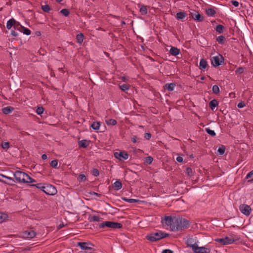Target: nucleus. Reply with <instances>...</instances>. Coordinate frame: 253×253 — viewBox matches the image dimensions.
I'll return each mask as SVG.
<instances>
[{
	"label": "nucleus",
	"mask_w": 253,
	"mask_h": 253,
	"mask_svg": "<svg viewBox=\"0 0 253 253\" xmlns=\"http://www.w3.org/2000/svg\"><path fill=\"white\" fill-rule=\"evenodd\" d=\"M187 15L185 12H179L176 13V18L178 20H183Z\"/></svg>",
	"instance_id": "nucleus-25"
},
{
	"label": "nucleus",
	"mask_w": 253,
	"mask_h": 253,
	"mask_svg": "<svg viewBox=\"0 0 253 253\" xmlns=\"http://www.w3.org/2000/svg\"><path fill=\"white\" fill-rule=\"evenodd\" d=\"M169 53L173 56H177L180 53V49L177 47L172 46L169 50Z\"/></svg>",
	"instance_id": "nucleus-17"
},
{
	"label": "nucleus",
	"mask_w": 253,
	"mask_h": 253,
	"mask_svg": "<svg viewBox=\"0 0 253 253\" xmlns=\"http://www.w3.org/2000/svg\"><path fill=\"white\" fill-rule=\"evenodd\" d=\"M50 166L54 168H57L58 165V161L57 160H52L50 163Z\"/></svg>",
	"instance_id": "nucleus-44"
},
{
	"label": "nucleus",
	"mask_w": 253,
	"mask_h": 253,
	"mask_svg": "<svg viewBox=\"0 0 253 253\" xmlns=\"http://www.w3.org/2000/svg\"><path fill=\"white\" fill-rule=\"evenodd\" d=\"M84 36L82 33H79L76 36V39L77 42L80 44H81L84 40Z\"/></svg>",
	"instance_id": "nucleus-27"
},
{
	"label": "nucleus",
	"mask_w": 253,
	"mask_h": 253,
	"mask_svg": "<svg viewBox=\"0 0 253 253\" xmlns=\"http://www.w3.org/2000/svg\"><path fill=\"white\" fill-rule=\"evenodd\" d=\"M122 199L123 200L129 203H139L140 202V200L138 199H128L126 197H122Z\"/></svg>",
	"instance_id": "nucleus-26"
},
{
	"label": "nucleus",
	"mask_w": 253,
	"mask_h": 253,
	"mask_svg": "<svg viewBox=\"0 0 253 253\" xmlns=\"http://www.w3.org/2000/svg\"><path fill=\"white\" fill-rule=\"evenodd\" d=\"M14 110V108L11 106H7L2 109V112L4 114L7 115L10 114Z\"/></svg>",
	"instance_id": "nucleus-18"
},
{
	"label": "nucleus",
	"mask_w": 253,
	"mask_h": 253,
	"mask_svg": "<svg viewBox=\"0 0 253 253\" xmlns=\"http://www.w3.org/2000/svg\"><path fill=\"white\" fill-rule=\"evenodd\" d=\"M240 211L246 215H249L251 213V208L247 205H241L239 207Z\"/></svg>",
	"instance_id": "nucleus-13"
},
{
	"label": "nucleus",
	"mask_w": 253,
	"mask_h": 253,
	"mask_svg": "<svg viewBox=\"0 0 253 253\" xmlns=\"http://www.w3.org/2000/svg\"><path fill=\"white\" fill-rule=\"evenodd\" d=\"M151 134L149 132H147L145 133L144 138L147 140H149L151 137Z\"/></svg>",
	"instance_id": "nucleus-51"
},
{
	"label": "nucleus",
	"mask_w": 253,
	"mask_h": 253,
	"mask_svg": "<svg viewBox=\"0 0 253 253\" xmlns=\"http://www.w3.org/2000/svg\"><path fill=\"white\" fill-rule=\"evenodd\" d=\"M114 155L116 159L120 161L126 160L128 158V154L125 151L116 152L114 153Z\"/></svg>",
	"instance_id": "nucleus-10"
},
{
	"label": "nucleus",
	"mask_w": 253,
	"mask_h": 253,
	"mask_svg": "<svg viewBox=\"0 0 253 253\" xmlns=\"http://www.w3.org/2000/svg\"><path fill=\"white\" fill-rule=\"evenodd\" d=\"M140 6L141 7L140 8L139 11L141 13V14L143 15L147 14V9L146 6L144 5H141Z\"/></svg>",
	"instance_id": "nucleus-28"
},
{
	"label": "nucleus",
	"mask_w": 253,
	"mask_h": 253,
	"mask_svg": "<svg viewBox=\"0 0 253 253\" xmlns=\"http://www.w3.org/2000/svg\"><path fill=\"white\" fill-rule=\"evenodd\" d=\"M41 8L45 12H49L51 10V8L48 5H42Z\"/></svg>",
	"instance_id": "nucleus-33"
},
{
	"label": "nucleus",
	"mask_w": 253,
	"mask_h": 253,
	"mask_svg": "<svg viewBox=\"0 0 253 253\" xmlns=\"http://www.w3.org/2000/svg\"><path fill=\"white\" fill-rule=\"evenodd\" d=\"M43 192L48 195H54L57 193V191L53 185L47 184L45 186Z\"/></svg>",
	"instance_id": "nucleus-7"
},
{
	"label": "nucleus",
	"mask_w": 253,
	"mask_h": 253,
	"mask_svg": "<svg viewBox=\"0 0 253 253\" xmlns=\"http://www.w3.org/2000/svg\"><path fill=\"white\" fill-rule=\"evenodd\" d=\"M24 235L27 238H33L36 235V233L33 230L26 231L24 232Z\"/></svg>",
	"instance_id": "nucleus-16"
},
{
	"label": "nucleus",
	"mask_w": 253,
	"mask_h": 253,
	"mask_svg": "<svg viewBox=\"0 0 253 253\" xmlns=\"http://www.w3.org/2000/svg\"><path fill=\"white\" fill-rule=\"evenodd\" d=\"M60 13L65 16H68L70 14V11L68 9L64 8L60 11Z\"/></svg>",
	"instance_id": "nucleus-43"
},
{
	"label": "nucleus",
	"mask_w": 253,
	"mask_h": 253,
	"mask_svg": "<svg viewBox=\"0 0 253 253\" xmlns=\"http://www.w3.org/2000/svg\"><path fill=\"white\" fill-rule=\"evenodd\" d=\"M175 85L174 83L166 84L165 85V88L169 91H172L174 90Z\"/></svg>",
	"instance_id": "nucleus-23"
},
{
	"label": "nucleus",
	"mask_w": 253,
	"mask_h": 253,
	"mask_svg": "<svg viewBox=\"0 0 253 253\" xmlns=\"http://www.w3.org/2000/svg\"><path fill=\"white\" fill-rule=\"evenodd\" d=\"M13 175L16 180L18 182L32 183L35 182V179L31 177L27 173L21 171H16L13 173Z\"/></svg>",
	"instance_id": "nucleus-2"
},
{
	"label": "nucleus",
	"mask_w": 253,
	"mask_h": 253,
	"mask_svg": "<svg viewBox=\"0 0 253 253\" xmlns=\"http://www.w3.org/2000/svg\"><path fill=\"white\" fill-rule=\"evenodd\" d=\"M215 241L223 245L231 244L234 242V240L233 238L229 237H226L223 238H217Z\"/></svg>",
	"instance_id": "nucleus-11"
},
{
	"label": "nucleus",
	"mask_w": 253,
	"mask_h": 253,
	"mask_svg": "<svg viewBox=\"0 0 253 253\" xmlns=\"http://www.w3.org/2000/svg\"><path fill=\"white\" fill-rule=\"evenodd\" d=\"M105 227L114 229H120L122 228L123 225L120 223L110 221H104L99 224V227L100 228H103Z\"/></svg>",
	"instance_id": "nucleus-4"
},
{
	"label": "nucleus",
	"mask_w": 253,
	"mask_h": 253,
	"mask_svg": "<svg viewBox=\"0 0 253 253\" xmlns=\"http://www.w3.org/2000/svg\"><path fill=\"white\" fill-rule=\"evenodd\" d=\"M174 217L172 218L170 216H166L162 220V222L163 224H165L166 225L170 226L171 229V227L174 224Z\"/></svg>",
	"instance_id": "nucleus-12"
},
{
	"label": "nucleus",
	"mask_w": 253,
	"mask_h": 253,
	"mask_svg": "<svg viewBox=\"0 0 253 253\" xmlns=\"http://www.w3.org/2000/svg\"><path fill=\"white\" fill-rule=\"evenodd\" d=\"M11 35L14 37H16L18 36V33L16 32L15 31H11Z\"/></svg>",
	"instance_id": "nucleus-58"
},
{
	"label": "nucleus",
	"mask_w": 253,
	"mask_h": 253,
	"mask_svg": "<svg viewBox=\"0 0 253 253\" xmlns=\"http://www.w3.org/2000/svg\"><path fill=\"white\" fill-rule=\"evenodd\" d=\"M218 105V102L216 99H213L209 103L210 107L212 110H213Z\"/></svg>",
	"instance_id": "nucleus-21"
},
{
	"label": "nucleus",
	"mask_w": 253,
	"mask_h": 253,
	"mask_svg": "<svg viewBox=\"0 0 253 253\" xmlns=\"http://www.w3.org/2000/svg\"><path fill=\"white\" fill-rule=\"evenodd\" d=\"M89 145V142L85 139L79 141V146L80 147L86 148Z\"/></svg>",
	"instance_id": "nucleus-24"
},
{
	"label": "nucleus",
	"mask_w": 253,
	"mask_h": 253,
	"mask_svg": "<svg viewBox=\"0 0 253 253\" xmlns=\"http://www.w3.org/2000/svg\"><path fill=\"white\" fill-rule=\"evenodd\" d=\"M188 246L192 248L194 253H210V250L204 247H199L195 243L193 244L188 243Z\"/></svg>",
	"instance_id": "nucleus-5"
},
{
	"label": "nucleus",
	"mask_w": 253,
	"mask_h": 253,
	"mask_svg": "<svg viewBox=\"0 0 253 253\" xmlns=\"http://www.w3.org/2000/svg\"><path fill=\"white\" fill-rule=\"evenodd\" d=\"M189 226V221L186 219L182 217H174V224L171 227V230H181L188 228Z\"/></svg>",
	"instance_id": "nucleus-1"
},
{
	"label": "nucleus",
	"mask_w": 253,
	"mask_h": 253,
	"mask_svg": "<svg viewBox=\"0 0 253 253\" xmlns=\"http://www.w3.org/2000/svg\"><path fill=\"white\" fill-rule=\"evenodd\" d=\"M0 177L4 178L7 179L8 180H11L12 181H14V179L12 178L8 177V176H7L4 175L3 174H0Z\"/></svg>",
	"instance_id": "nucleus-52"
},
{
	"label": "nucleus",
	"mask_w": 253,
	"mask_h": 253,
	"mask_svg": "<svg viewBox=\"0 0 253 253\" xmlns=\"http://www.w3.org/2000/svg\"><path fill=\"white\" fill-rule=\"evenodd\" d=\"M47 155L46 154H43L42 155V159L43 160H45L46 159H47Z\"/></svg>",
	"instance_id": "nucleus-60"
},
{
	"label": "nucleus",
	"mask_w": 253,
	"mask_h": 253,
	"mask_svg": "<svg viewBox=\"0 0 253 253\" xmlns=\"http://www.w3.org/2000/svg\"><path fill=\"white\" fill-rule=\"evenodd\" d=\"M192 241V238L188 239L187 240V244L189 243V244H193Z\"/></svg>",
	"instance_id": "nucleus-61"
},
{
	"label": "nucleus",
	"mask_w": 253,
	"mask_h": 253,
	"mask_svg": "<svg viewBox=\"0 0 253 253\" xmlns=\"http://www.w3.org/2000/svg\"><path fill=\"white\" fill-rule=\"evenodd\" d=\"M206 13L209 16H213L216 13L214 8H209L206 9Z\"/></svg>",
	"instance_id": "nucleus-22"
},
{
	"label": "nucleus",
	"mask_w": 253,
	"mask_h": 253,
	"mask_svg": "<svg viewBox=\"0 0 253 253\" xmlns=\"http://www.w3.org/2000/svg\"><path fill=\"white\" fill-rule=\"evenodd\" d=\"M100 217L97 215H93L90 218V221H97L98 222L100 221Z\"/></svg>",
	"instance_id": "nucleus-40"
},
{
	"label": "nucleus",
	"mask_w": 253,
	"mask_h": 253,
	"mask_svg": "<svg viewBox=\"0 0 253 253\" xmlns=\"http://www.w3.org/2000/svg\"><path fill=\"white\" fill-rule=\"evenodd\" d=\"M19 25V22L16 21L14 19L11 18L9 19L6 24V28L9 30L12 26L14 27L15 29H17L18 25Z\"/></svg>",
	"instance_id": "nucleus-14"
},
{
	"label": "nucleus",
	"mask_w": 253,
	"mask_h": 253,
	"mask_svg": "<svg viewBox=\"0 0 253 253\" xmlns=\"http://www.w3.org/2000/svg\"><path fill=\"white\" fill-rule=\"evenodd\" d=\"M205 131L208 134L211 135V136H214L216 134L214 130H212L209 128H205Z\"/></svg>",
	"instance_id": "nucleus-38"
},
{
	"label": "nucleus",
	"mask_w": 253,
	"mask_h": 253,
	"mask_svg": "<svg viewBox=\"0 0 253 253\" xmlns=\"http://www.w3.org/2000/svg\"><path fill=\"white\" fill-rule=\"evenodd\" d=\"M32 186L36 187L37 188L41 189L43 192V190H44L45 186L43 185V184L41 183H38L36 184H33V185H32Z\"/></svg>",
	"instance_id": "nucleus-36"
},
{
	"label": "nucleus",
	"mask_w": 253,
	"mask_h": 253,
	"mask_svg": "<svg viewBox=\"0 0 253 253\" xmlns=\"http://www.w3.org/2000/svg\"><path fill=\"white\" fill-rule=\"evenodd\" d=\"M63 226V225H61V224H60V225L59 226L58 228H59V229H60V228H62Z\"/></svg>",
	"instance_id": "nucleus-64"
},
{
	"label": "nucleus",
	"mask_w": 253,
	"mask_h": 253,
	"mask_svg": "<svg viewBox=\"0 0 253 253\" xmlns=\"http://www.w3.org/2000/svg\"><path fill=\"white\" fill-rule=\"evenodd\" d=\"M153 159L151 156H148L145 158L144 163L146 164L150 165L153 162Z\"/></svg>",
	"instance_id": "nucleus-37"
},
{
	"label": "nucleus",
	"mask_w": 253,
	"mask_h": 253,
	"mask_svg": "<svg viewBox=\"0 0 253 253\" xmlns=\"http://www.w3.org/2000/svg\"><path fill=\"white\" fill-rule=\"evenodd\" d=\"M43 108L42 107H38L37 109L36 112L38 115H41L43 112Z\"/></svg>",
	"instance_id": "nucleus-49"
},
{
	"label": "nucleus",
	"mask_w": 253,
	"mask_h": 253,
	"mask_svg": "<svg viewBox=\"0 0 253 253\" xmlns=\"http://www.w3.org/2000/svg\"><path fill=\"white\" fill-rule=\"evenodd\" d=\"M225 147L223 145H222L221 147H219L217 152L220 154L223 155L225 152Z\"/></svg>",
	"instance_id": "nucleus-45"
},
{
	"label": "nucleus",
	"mask_w": 253,
	"mask_h": 253,
	"mask_svg": "<svg viewBox=\"0 0 253 253\" xmlns=\"http://www.w3.org/2000/svg\"><path fill=\"white\" fill-rule=\"evenodd\" d=\"M90 194H91V195H96V196H98V197H99V196H101V194H98V193H96V192H90Z\"/></svg>",
	"instance_id": "nucleus-57"
},
{
	"label": "nucleus",
	"mask_w": 253,
	"mask_h": 253,
	"mask_svg": "<svg viewBox=\"0 0 253 253\" xmlns=\"http://www.w3.org/2000/svg\"><path fill=\"white\" fill-rule=\"evenodd\" d=\"M212 92L214 94H218L220 92L219 88L217 85H214L212 88Z\"/></svg>",
	"instance_id": "nucleus-39"
},
{
	"label": "nucleus",
	"mask_w": 253,
	"mask_h": 253,
	"mask_svg": "<svg viewBox=\"0 0 253 253\" xmlns=\"http://www.w3.org/2000/svg\"><path fill=\"white\" fill-rule=\"evenodd\" d=\"M100 126V123L98 122H94L91 125V127L95 130H98Z\"/></svg>",
	"instance_id": "nucleus-29"
},
{
	"label": "nucleus",
	"mask_w": 253,
	"mask_h": 253,
	"mask_svg": "<svg viewBox=\"0 0 253 253\" xmlns=\"http://www.w3.org/2000/svg\"><path fill=\"white\" fill-rule=\"evenodd\" d=\"M7 217V215L6 214L0 212V223L3 222L6 218Z\"/></svg>",
	"instance_id": "nucleus-42"
},
{
	"label": "nucleus",
	"mask_w": 253,
	"mask_h": 253,
	"mask_svg": "<svg viewBox=\"0 0 253 253\" xmlns=\"http://www.w3.org/2000/svg\"><path fill=\"white\" fill-rule=\"evenodd\" d=\"M2 148L4 149H7L9 147L10 144L8 142L2 143L1 144Z\"/></svg>",
	"instance_id": "nucleus-46"
},
{
	"label": "nucleus",
	"mask_w": 253,
	"mask_h": 253,
	"mask_svg": "<svg viewBox=\"0 0 253 253\" xmlns=\"http://www.w3.org/2000/svg\"><path fill=\"white\" fill-rule=\"evenodd\" d=\"M77 179L79 182H84L86 180V178L84 174H80L78 176Z\"/></svg>",
	"instance_id": "nucleus-34"
},
{
	"label": "nucleus",
	"mask_w": 253,
	"mask_h": 253,
	"mask_svg": "<svg viewBox=\"0 0 253 253\" xmlns=\"http://www.w3.org/2000/svg\"><path fill=\"white\" fill-rule=\"evenodd\" d=\"M190 15L194 20L199 22L203 21L204 20V16L195 10H191L190 11Z\"/></svg>",
	"instance_id": "nucleus-8"
},
{
	"label": "nucleus",
	"mask_w": 253,
	"mask_h": 253,
	"mask_svg": "<svg viewBox=\"0 0 253 253\" xmlns=\"http://www.w3.org/2000/svg\"><path fill=\"white\" fill-rule=\"evenodd\" d=\"M162 253H173V252L169 249H166L162 251Z\"/></svg>",
	"instance_id": "nucleus-55"
},
{
	"label": "nucleus",
	"mask_w": 253,
	"mask_h": 253,
	"mask_svg": "<svg viewBox=\"0 0 253 253\" xmlns=\"http://www.w3.org/2000/svg\"><path fill=\"white\" fill-rule=\"evenodd\" d=\"M36 35H37V36H40V35H41V32H39V31H38V32H36Z\"/></svg>",
	"instance_id": "nucleus-62"
},
{
	"label": "nucleus",
	"mask_w": 253,
	"mask_h": 253,
	"mask_svg": "<svg viewBox=\"0 0 253 253\" xmlns=\"http://www.w3.org/2000/svg\"><path fill=\"white\" fill-rule=\"evenodd\" d=\"M176 161L179 163H182L183 162V158L180 156H178L176 158Z\"/></svg>",
	"instance_id": "nucleus-56"
},
{
	"label": "nucleus",
	"mask_w": 253,
	"mask_h": 253,
	"mask_svg": "<svg viewBox=\"0 0 253 253\" xmlns=\"http://www.w3.org/2000/svg\"><path fill=\"white\" fill-rule=\"evenodd\" d=\"M113 187L116 190H119L121 189L122 187V184L121 181L120 180H118L115 181L113 184Z\"/></svg>",
	"instance_id": "nucleus-19"
},
{
	"label": "nucleus",
	"mask_w": 253,
	"mask_h": 253,
	"mask_svg": "<svg viewBox=\"0 0 253 253\" xmlns=\"http://www.w3.org/2000/svg\"><path fill=\"white\" fill-rule=\"evenodd\" d=\"M224 29V27L223 25L219 24L216 26L215 30L219 34H221L223 33Z\"/></svg>",
	"instance_id": "nucleus-31"
},
{
	"label": "nucleus",
	"mask_w": 253,
	"mask_h": 253,
	"mask_svg": "<svg viewBox=\"0 0 253 253\" xmlns=\"http://www.w3.org/2000/svg\"><path fill=\"white\" fill-rule=\"evenodd\" d=\"M208 65L207 61L204 59H201L200 61L199 68L201 70H203L205 69Z\"/></svg>",
	"instance_id": "nucleus-20"
},
{
	"label": "nucleus",
	"mask_w": 253,
	"mask_h": 253,
	"mask_svg": "<svg viewBox=\"0 0 253 253\" xmlns=\"http://www.w3.org/2000/svg\"><path fill=\"white\" fill-rule=\"evenodd\" d=\"M169 236V234L163 232L162 231H159L157 232H153L148 234L146 236V239L150 242H154L164 238H166Z\"/></svg>",
	"instance_id": "nucleus-3"
},
{
	"label": "nucleus",
	"mask_w": 253,
	"mask_h": 253,
	"mask_svg": "<svg viewBox=\"0 0 253 253\" xmlns=\"http://www.w3.org/2000/svg\"><path fill=\"white\" fill-rule=\"evenodd\" d=\"M225 41V38L223 36H218L216 38V41L220 44H223Z\"/></svg>",
	"instance_id": "nucleus-32"
},
{
	"label": "nucleus",
	"mask_w": 253,
	"mask_h": 253,
	"mask_svg": "<svg viewBox=\"0 0 253 253\" xmlns=\"http://www.w3.org/2000/svg\"><path fill=\"white\" fill-rule=\"evenodd\" d=\"M17 30L23 33V34L26 35H30L31 34V31L29 29L22 26L20 23L19 25H18Z\"/></svg>",
	"instance_id": "nucleus-15"
},
{
	"label": "nucleus",
	"mask_w": 253,
	"mask_h": 253,
	"mask_svg": "<svg viewBox=\"0 0 253 253\" xmlns=\"http://www.w3.org/2000/svg\"><path fill=\"white\" fill-rule=\"evenodd\" d=\"M129 86L130 85L128 84H123L120 85V87L123 91H125L128 90L129 88Z\"/></svg>",
	"instance_id": "nucleus-41"
},
{
	"label": "nucleus",
	"mask_w": 253,
	"mask_h": 253,
	"mask_svg": "<svg viewBox=\"0 0 253 253\" xmlns=\"http://www.w3.org/2000/svg\"><path fill=\"white\" fill-rule=\"evenodd\" d=\"M105 123L108 126H115L117 124V121L112 119L106 120Z\"/></svg>",
	"instance_id": "nucleus-30"
},
{
	"label": "nucleus",
	"mask_w": 253,
	"mask_h": 253,
	"mask_svg": "<svg viewBox=\"0 0 253 253\" xmlns=\"http://www.w3.org/2000/svg\"><path fill=\"white\" fill-rule=\"evenodd\" d=\"M245 105H246L245 103L243 101H241L238 104L237 106L239 108H242L245 107Z\"/></svg>",
	"instance_id": "nucleus-53"
},
{
	"label": "nucleus",
	"mask_w": 253,
	"mask_h": 253,
	"mask_svg": "<svg viewBox=\"0 0 253 253\" xmlns=\"http://www.w3.org/2000/svg\"><path fill=\"white\" fill-rule=\"evenodd\" d=\"M121 23H122V24H123V25H125V24H126V23H125V22L124 21H122L121 22Z\"/></svg>",
	"instance_id": "nucleus-63"
},
{
	"label": "nucleus",
	"mask_w": 253,
	"mask_h": 253,
	"mask_svg": "<svg viewBox=\"0 0 253 253\" xmlns=\"http://www.w3.org/2000/svg\"><path fill=\"white\" fill-rule=\"evenodd\" d=\"M186 173L189 176H192L193 174L192 169L190 167L186 168Z\"/></svg>",
	"instance_id": "nucleus-47"
},
{
	"label": "nucleus",
	"mask_w": 253,
	"mask_h": 253,
	"mask_svg": "<svg viewBox=\"0 0 253 253\" xmlns=\"http://www.w3.org/2000/svg\"><path fill=\"white\" fill-rule=\"evenodd\" d=\"M77 245L82 250L84 251V252L88 251H94V249L92 248L94 245L90 242H78Z\"/></svg>",
	"instance_id": "nucleus-6"
},
{
	"label": "nucleus",
	"mask_w": 253,
	"mask_h": 253,
	"mask_svg": "<svg viewBox=\"0 0 253 253\" xmlns=\"http://www.w3.org/2000/svg\"><path fill=\"white\" fill-rule=\"evenodd\" d=\"M244 71V68L243 67H239L237 69V70L235 71V72L236 74H241L243 73Z\"/></svg>",
	"instance_id": "nucleus-50"
},
{
	"label": "nucleus",
	"mask_w": 253,
	"mask_h": 253,
	"mask_svg": "<svg viewBox=\"0 0 253 253\" xmlns=\"http://www.w3.org/2000/svg\"><path fill=\"white\" fill-rule=\"evenodd\" d=\"M232 4L235 7H238L239 6V2L236 0H232L231 1Z\"/></svg>",
	"instance_id": "nucleus-54"
},
{
	"label": "nucleus",
	"mask_w": 253,
	"mask_h": 253,
	"mask_svg": "<svg viewBox=\"0 0 253 253\" xmlns=\"http://www.w3.org/2000/svg\"><path fill=\"white\" fill-rule=\"evenodd\" d=\"M223 61V58L222 55H219V56H216L212 57L211 58V64L214 67H217L221 64V63Z\"/></svg>",
	"instance_id": "nucleus-9"
},
{
	"label": "nucleus",
	"mask_w": 253,
	"mask_h": 253,
	"mask_svg": "<svg viewBox=\"0 0 253 253\" xmlns=\"http://www.w3.org/2000/svg\"><path fill=\"white\" fill-rule=\"evenodd\" d=\"M91 173L95 176H97L99 175V171L97 169H93Z\"/></svg>",
	"instance_id": "nucleus-48"
},
{
	"label": "nucleus",
	"mask_w": 253,
	"mask_h": 253,
	"mask_svg": "<svg viewBox=\"0 0 253 253\" xmlns=\"http://www.w3.org/2000/svg\"><path fill=\"white\" fill-rule=\"evenodd\" d=\"M136 139H137V137L136 136H134L131 140H132V141L133 142V143H136Z\"/></svg>",
	"instance_id": "nucleus-59"
},
{
	"label": "nucleus",
	"mask_w": 253,
	"mask_h": 253,
	"mask_svg": "<svg viewBox=\"0 0 253 253\" xmlns=\"http://www.w3.org/2000/svg\"><path fill=\"white\" fill-rule=\"evenodd\" d=\"M246 179H249V181H253V170L250 171L246 176Z\"/></svg>",
	"instance_id": "nucleus-35"
}]
</instances>
